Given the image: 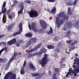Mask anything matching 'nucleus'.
Segmentation results:
<instances>
[{
    "label": "nucleus",
    "instance_id": "nucleus-11",
    "mask_svg": "<svg viewBox=\"0 0 79 79\" xmlns=\"http://www.w3.org/2000/svg\"><path fill=\"white\" fill-rule=\"evenodd\" d=\"M21 52H20L16 53H15L14 54L13 56L10 60L9 61V62L10 63V62H11V61H12V60H13L15 59V57H14V56H15L16 55H21Z\"/></svg>",
    "mask_w": 79,
    "mask_h": 79
},
{
    "label": "nucleus",
    "instance_id": "nucleus-60",
    "mask_svg": "<svg viewBox=\"0 0 79 79\" xmlns=\"http://www.w3.org/2000/svg\"><path fill=\"white\" fill-rule=\"evenodd\" d=\"M71 44H72V45H74V44H75L74 43V42H73L71 43Z\"/></svg>",
    "mask_w": 79,
    "mask_h": 79
},
{
    "label": "nucleus",
    "instance_id": "nucleus-28",
    "mask_svg": "<svg viewBox=\"0 0 79 79\" xmlns=\"http://www.w3.org/2000/svg\"><path fill=\"white\" fill-rule=\"evenodd\" d=\"M11 41L12 42L13 44H15V43H16V39L14 38L13 39L11 40Z\"/></svg>",
    "mask_w": 79,
    "mask_h": 79
},
{
    "label": "nucleus",
    "instance_id": "nucleus-53",
    "mask_svg": "<svg viewBox=\"0 0 79 79\" xmlns=\"http://www.w3.org/2000/svg\"><path fill=\"white\" fill-rule=\"evenodd\" d=\"M72 48V50H73L74 49H75V47H73V48Z\"/></svg>",
    "mask_w": 79,
    "mask_h": 79
},
{
    "label": "nucleus",
    "instance_id": "nucleus-51",
    "mask_svg": "<svg viewBox=\"0 0 79 79\" xmlns=\"http://www.w3.org/2000/svg\"><path fill=\"white\" fill-rule=\"evenodd\" d=\"M16 45L17 47H19V44L18 43H16Z\"/></svg>",
    "mask_w": 79,
    "mask_h": 79
},
{
    "label": "nucleus",
    "instance_id": "nucleus-57",
    "mask_svg": "<svg viewBox=\"0 0 79 79\" xmlns=\"http://www.w3.org/2000/svg\"><path fill=\"white\" fill-rule=\"evenodd\" d=\"M49 74H50V75H52V72H51V71H49Z\"/></svg>",
    "mask_w": 79,
    "mask_h": 79
},
{
    "label": "nucleus",
    "instance_id": "nucleus-18",
    "mask_svg": "<svg viewBox=\"0 0 79 79\" xmlns=\"http://www.w3.org/2000/svg\"><path fill=\"white\" fill-rule=\"evenodd\" d=\"M10 63H8L7 64H6V68L5 69V70L6 71V70H8V68L10 67Z\"/></svg>",
    "mask_w": 79,
    "mask_h": 79
},
{
    "label": "nucleus",
    "instance_id": "nucleus-30",
    "mask_svg": "<svg viewBox=\"0 0 79 79\" xmlns=\"http://www.w3.org/2000/svg\"><path fill=\"white\" fill-rule=\"evenodd\" d=\"M12 44H13V43L12 41H11V40L8 41L7 42V45H11Z\"/></svg>",
    "mask_w": 79,
    "mask_h": 79
},
{
    "label": "nucleus",
    "instance_id": "nucleus-37",
    "mask_svg": "<svg viewBox=\"0 0 79 79\" xmlns=\"http://www.w3.org/2000/svg\"><path fill=\"white\" fill-rule=\"evenodd\" d=\"M55 51H56V52H57L58 53L60 52V50L59 48H57L56 49Z\"/></svg>",
    "mask_w": 79,
    "mask_h": 79
},
{
    "label": "nucleus",
    "instance_id": "nucleus-5",
    "mask_svg": "<svg viewBox=\"0 0 79 79\" xmlns=\"http://www.w3.org/2000/svg\"><path fill=\"white\" fill-rule=\"evenodd\" d=\"M31 18H35L38 16V13L36 10H31V12L29 13Z\"/></svg>",
    "mask_w": 79,
    "mask_h": 79
},
{
    "label": "nucleus",
    "instance_id": "nucleus-22",
    "mask_svg": "<svg viewBox=\"0 0 79 79\" xmlns=\"http://www.w3.org/2000/svg\"><path fill=\"white\" fill-rule=\"evenodd\" d=\"M47 48L49 49H53L54 48V46L52 45H48L47 46Z\"/></svg>",
    "mask_w": 79,
    "mask_h": 79
},
{
    "label": "nucleus",
    "instance_id": "nucleus-62",
    "mask_svg": "<svg viewBox=\"0 0 79 79\" xmlns=\"http://www.w3.org/2000/svg\"><path fill=\"white\" fill-rule=\"evenodd\" d=\"M55 0H52V2H55Z\"/></svg>",
    "mask_w": 79,
    "mask_h": 79
},
{
    "label": "nucleus",
    "instance_id": "nucleus-52",
    "mask_svg": "<svg viewBox=\"0 0 79 79\" xmlns=\"http://www.w3.org/2000/svg\"><path fill=\"white\" fill-rule=\"evenodd\" d=\"M27 3H31V1L29 0L27 1Z\"/></svg>",
    "mask_w": 79,
    "mask_h": 79
},
{
    "label": "nucleus",
    "instance_id": "nucleus-24",
    "mask_svg": "<svg viewBox=\"0 0 79 79\" xmlns=\"http://www.w3.org/2000/svg\"><path fill=\"white\" fill-rule=\"evenodd\" d=\"M50 31L47 33V34H52V33H53V30H52V27H50Z\"/></svg>",
    "mask_w": 79,
    "mask_h": 79
},
{
    "label": "nucleus",
    "instance_id": "nucleus-9",
    "mask_svg": "<svg viewBox=\"0 0 79 79\" xmlns=\"http://www.w3.org/2000/svg\"><path fill=\"white\" fill-rule=\"evenodd\" d=\"M22 24L21 23H20L19 24V30L18 32L15 33L13 35V36H16L18 34H20L23 31V29H22Z\"/></svg>",
    "mask_w": 79,
    "mask_h": 79
},
{
    "label": "nucleus",
    "instance_id": "nucleus-46",
    "mask_svg": "<svg viewBox=\"0 0 79 79\" xmlns=\"http://www.w3.org/2000/svg\"><path fill=\"white\" fill-rule=\"evenodd\" d=\"M67 43H71L72 42V40H67L66 41Z\"/></svg>",
    "mask_w": 79,
    "mask_h": 79
},
{
    "label": "nucleus",
    "instance_id": "nucleus-55",
    "mask_svg": "<svg viewBox=\"0 0 79 79\" xmlns=\"http://www.w3.org/2000/svg\"><path fill=\"white\" fill-rule=\"evenodd\" d=\"M22 42H23V41L22 40H20L19 43L21 44V43H22Z\"/></svg>",
    "mask_w": 79,
    "mask_h": 79
},
{
    "label": "nucleus",
    "instance_id": "nucleus-17",
    "mask_svg": "<svg viewBox=\"0 0 79 79\" xmlns=\"http://www.w3.org/2000/svg\"><path fill=\"white\" fill-rule=\"evenodd\" d=\"M68 10V14H69V15H73V13L72 12V11H71V9L70 7L69 8Z\"/></svg>",
    "mask_w": 79,
    "mask_h": 79
},
{
    "label": "nucleus",
    "instance_id": "nucleus-23",
    "mask_svg": "<svg viewBox=\"0 0 79 79\" xmlns=\"http://www.w3.org/2000/svg\"><path fill=\"white\" fill-rule=\"evenodd\" d=\"M6 1H4L3 3V5H2V6L3 7L2 9V10H3L5 8V6H6Z\"/></svg>",
    "mask_w": 79,
    "mask_h": 79
},
{
    "label": "nucleus",
    "instance_id": "nucleus-42",
    "mask_svg": "<svg viewBox=\"0 0 79 79\" xmlns=\"http://www.w3.org/2000/svg\"><path fill=\"white\" fill-rule=\"evenodd\" d=\"M4 36H5V34H2L0 35V39H1V38H2V37H3Z\"/></svg>",
    "mask_w": 79,
    "mask_h": 79
},
{
    "label": "nucleus",
    "instance_id": "nucleus-8",
    "mask_svg": "<svg viewBox=\"0 0 79 79\" xmlns=\"http://www.w3.org/2000/svg\"><path fill=\"white\" fill-rule=\"evenodd\" d=\"M72 26V24L70 22H67L65 24L64 26L63 27V29L64 31H67L70 27Z\"/></svg>",
    "mask_w": 79,
    "mask_h": 79
},
{
    "label": "nucleus",
    "instance_id": "nucleus-3",
    "mask_svg": "<svg viewBox=\"0 0 79 79\" xmlns=\"http://www.w3.org/2000/svg\"><path fill=\"white\" fill-rule=\"evenodd\" d=\"M48 56L47 54H45L44 55V56L42 60H40L39 61L40 64H41L42 67H44L47 63L48 62V59L47 57Z\"/></svg>",
    "mask_w": 79,
    "mask_h": 79
},
{
    "label": "nucleus",
    "instance_id": "nucleus-45",
    "mask_svg": "<svg viewBox=\"0 0 79 79\" xmlns=\"http://www.w3.org/2000/svg\"><path fill=\"white\" fill-rule=\"evenodd\" d=\"M8 17L9 19H12V17L11 16V15H8Z\"/></svg>",
    "mask_w": 79,
    "mask_h": 79
},
{
    "label": "nucleus",
    "instance_id": "nucleus-32",
    "mask_svg": "<svg viewBox=\"0 0 79 79\" xmlns=\"http://www.w3.org/2000/svg\"><path fill=\"white\" fill-rule=\"evenodd\" d=\"M19 3V2L17 1H16V0H15L14 2V4L11 6V7L14 6V5H16V4H18V3Z\"/></svg>",
    "mask_w": 79,
    "mask_h": 79
},
{
    "label": "nucleus",
    "instance_id": "nucleus-61",
    "mask_svg": "<svg viewBox=\"0 0 79 79\" xmlns=\"http://www.w3.org/2000/svg\"><path fill=\"white\" fill-rule=\"evenodd\" d=\"M73 66H76V65H75V64H76V63L75 62L73 63Z\"/></svg>",
    "mask_w": 79,
    "mask_h": 79
},
{
    "label": "nucleus",
    "instance_id": "nucleus-7",
    "mask_svg": "<svg viewBox=\"0 0 79 79\" xmlns=\"http://www.w3.org/2000/svg\"><path fill=\"white\" fill-rule=\"evenodd\" d=\"M35 23L34 22L31 23V27L29 25L28 26V27L30 30H31V29H32V30H33V31H34L35 32H37V31H38V29L35 27Z\"/></svg>",
    "mask_w": 79,
    "mask_h": 79
},
{
    "label": "nucleus",
    "instance_id": "nucleus-39",
    "mask_svg": "<svg viewBox=\"0 0 79 79\" xmlns=\"http://www.w3.org/2000/svg\"><path fill=\"white\" fill-rule=\"evenodd\" d=\"M42 77V76L40 75L39 77H36L35 78L36 79H40V78Z\"/></svg>",
    "mask_w": 79,
    "mask_h": 79
},
{
    "label": "nucleus",
    "instance_id": "nucleus-35",
    "mask_svg": "<svg viewBox=\"0 0 79 79\" xmlns=\"http://www.w3.org/2000/svg\"><path fill=\"white\" fill-rule=\"evenodd\" d=\"M69 75L70 76H73V74H71V73H69L68 72L67 73V74L66 75V77H68L69 76Z\"/></svg>",
    "mask_w": 79,
    "mask_h": 79
},
{
    "label": "nucleus",
    "instance_id": "nucleus-1",
    "mask_svg": "<svg viewBox=\"0 0 79 79\" xmlns=\"http://www.w3.org/2000/svg\"><path fill=\"white\" fill-rule=\"evenodd\" d=\"M59 17L58 16L56 17V24L57 25L58 28H60V26L63 24L64 23V20H65H65H68L69 19V17L65 16L64 12L60 13L59 15ZM63 19L64 20H63Z\"/></svg>",
    "mask_w": 79,
    "mask_h": 79
},
{
    "label": "nucleus",
    "instance_id": "nucleus-48",
    "mask_svg": "<svg viewBox=\"0 0 79 79\" xmlns=\"http://www.w3.org/2000/svg\"><path fill=\"white\" fill-rule=\"evenodd\" d=\"M26 61H24L23 64V67H25V66H26Z\"/></svg>",
    "mask_w": 79,
    "mask_h": 79
},
{
    "label": "nucleus",
    "instance_id": "nucleus-16",
    "mask_svg": "<svg viewBox=\"0 0 79 79\" xmlns=\"http://www.w3.org/2000/svg\"><path fill=\"white\" fill-rule=\"evenodd\" d=\"M25 35L26 37H29V38L30 37H32V34L31 32H30L26 34Z\"/></svg>",
    "mask_w": 79,
    "mask_h": 79
},
{
    "label": "nucleus",
    "instance_id": "nucleus-26",
    "mask_svg": "<svg viewBox=\"0 0 79 79\" xmlns=\"http://www.w3.org/2000/svg\"><path fill=\"white\" fill-rule=\"evenodd\" d=\"M31 75L32 76L35 77V76H39V73H32Z\"/></svg>",
    "mask_w": 79,
    "mask_h": 79
},
{
    "label": "nucleus",
    "instance_id": "nucleus-19",
    "mask_svg": "<svg viewBox=\"0 0 79 79\" xmlns=\"http://www.w3.org/2000/svg\"><path fill=\"white\" fill-rule=\"evenodd\" d=\"M25 73V71H24V68H23L22 69H21V70L20 71V73L21 74H24Z\"/></svg>",
    "mask_w": 79,
    "mask_h": 79
},
{
    "label": "nucleus",
    "instance_id": "nucleus-59",
    "mask_svg": "<svg viewBox=\"0 0 79 79\" xmlns=\"http://www.w3.org/2000/svg\"><path fill=\"white\" fill-rule=\"evenodd\" d=\"M72 50V48H71L69 49V52H71V50Z\"/></svg>",
    "mask_w": 79,
    "mask_h": 79
},
{
    "label": "nucleus",
    "instance_id": "nucleus-63",
    "mask_svg": "<svg viewBox=\"0 0 79 79\" xmlns=\"http://www.w3.org/2000/svg\"><path fill=\"white\" fill-rule=\"evenodd\" d=\"M74 61L76 62V59H74Z\"/></svg>",
    "mask_w": 79,
    "mask_h": 79
},
{
    "label": "nucleus",
    "instance_id": "nucleus-4",
    "mask_svg": "<svg viewBox=\"0 0 79 79\" xmlns=\"http://www.w3.org/2000/svg\"><path fill=\"white\" fill-rule=\"evenodd\" d=\"M10 77L9 79H16V75L13 73L10 72L7 73L5 76L4 79H8V77Z\"/></svg>",
    "mask_w": 79,
    "mask_h": 79
},
{
    "label": "nucleus",
    "instance_id": "nucleus-14",
    "mask_svg": "<svg viewBox=\"0 0 79 79\" xmlns=\"http://www.w3.org/2000/svg\"><path fill=\"white\" fill-rule=\"evenodd\" d=\"M29 67L31 69H32L33 71H35L36 69L35 67L32 64H30Z\"/></svg>",
    "mask_w": 79,
    "mask_h": 79
},
{
    "label": "nucleus",
    "instance_id": "nucleus-43",
    "mask_svg": "<svg viewBox=\"0 0 79 79\" xmlns=\"http://www.w3.org/2000/svg\"><path fill=\"white\" fill-rule=\"evenodd\" d=\"M55 72H56V73H58V68L55 69Z\"/></svg>",
    "mask_w": 79,
    "mask_h": 79
},
{
    "label": "nucleus",
    "instance_id": "nucleus-33",
    "mask_svg": "<svg viewBox=\"0 0 79 79\" xmlns=\"http://www.w3.org/2000/svg\"><path fill=\"white\" fill-rule=\"evenodd\" d=\"M23 4L24 3L23 2H21L19 5L20 7H21V8H23V9H24V6H23Z\"/></svg>",
    "mask_w": 79,
    "mask_h": 79
},
{
    "label": "nucleus",
    "instance_id": "nucleus-38",
    "mask_svg": "<svg viewBox=\"0 0 79 79\" xmlns=\"http://www.w3.org/2000/svg\"><path fill=\"white\" fill-rule=\"evenodd\" d=\"M38 31L39 33H40V34H42L43 33V31L42 30V29L39 30Z\"/></svg>",
    "mask_w": 79,
    "mask_h": 79
},
{
    "label": "nucleus",
    "instance_id": "nucleus-29",
    "mask_svg": "<svg viewBox=\"0 0 79 79\" xmlns=\"http://www.w3.org/2000/svg\"><path fill=\"white\" fill-rule=\"evenodd\" d=\"M75 28H78L79 27V22H77L75 25Z\"/></svg>",
    "mask_w": 79,
    "mask_h": 79
},
{
    "label": "nucleus",
    "instance_id": "nucleus-56",
    "mask_svg": "<svg viewBox=\"0 0 79 79\" xmlns=\"http://www.w3.org/2000/svg\"><path fill=\"white\" fill-rule=\"evenodd\" d=\"M77 42L76 40H75L74 41V43L75 44H76V43H77Z\"/></svg>",
    "mask_w": 79,
    "mask_h": 79
},
{
    "label": "nucleus",
    "instance_id": "nucleus-15",
    "mask_svg": "<svg viewBox=\"0 0 79 79\" xmlns=\"http://www.w3.org/2000/svg\"><path fill=\"white\" fill-rule=\"evenodd\" d=\"M71 31L70 30H69L67 31L66 35H65V37H66L67 35L69 38L71 37Z\"/></svg>",
    "mask_w": 79,
    "mask_h": 79
},
{
    "label": "nucleus",
    "instance_id": "nucleus-10",
    "mask_svg": "<svg viewBox=\"0 0 79 79\" xmlns=\"http://www.w3.org/2000/svg\"><path fill=\"white\" fill-rule=\"evenodd\" d=\"M40 23L43 29H46V27H47V25L44 21L43 20H40Z\"/></svg>",
    "mask_w": 79,
    "mask_h": 79
},
{
    "label": "nucleus",
    "instance_id": "nucleus-21",
    "mask_svg": "<svg viewBox=\"0 0 79 79\" xmlns=\"http://www.w3.org/2000/svg\"><path fill=\"white\" fill-rule=\"evenodd\" d=\"M6 21V17L5 16L3 15L2 18V22L3 23H5Z\"/></svg>",
    "mask_w": 79,
    "mask_h": 79
},
{
    "label": "nucleus",
    "instance_id": "nucleus-41",
    "mask_svg": "<svg viewBox=\"0 0 79 79\" xmlns=\"http://www.w3.org/2000/svg\"><path fill=\"white\" fill-rule=\"evenodd\" d=\"M6 11V8H5L4 10L2 12V13H5Z\"/></svg>",
    "mask_w": 79,
    "mask_h": 79
},
{
    "label": "nucleus",
    "instance_id": "nucleus-2",
    "mask_svg": "<svg viewBox=\"0 0 79 79\" xmlns=\"http://www.w3.org/2000/svg\"><path fill=\"white\" fill-rule=\"evenodd\" d=\"M77 63L76 65H73V67L74 69L71 71L72 73H74V76H77V73L79 72V58L77 59Z\"/></svg>",
    "mask_w": 79,
    "mask_h": 79
},
{
    "label": "nucleus",
    "instance_id": "nucleus-6",
    "mask_svg": "<svg viewBox=\"0 0 79 79\" xmlns=\"http://www.w3.org/2000/svg\"><path fill=\"white\" fill-rule=\"evenodd\" d=\"M36 40L37 39L35 38L31 39L27 43V45H25L26 46H25L24 48H26L27 47H29V46L31 45V43H35V42H36Z\"/></svg>",
    "mask_w": 79,
    "mask_h": 79
},
{
    "label": "nucleus",
    "instance_id": "nucleus-34",
    "mask_svg": "<svg viewBox=\"0 0 79 79\" xmlns=\"http://www.w3.org/2000/svg\"><path fill=\"white\" fill-rule=\"evenodd\" d=\"M6 48H2V49L1 50L0 52H1V53H2V52H3V51H4V50H6Z\"/></svg>",
    "mask_w": 79,
    "mask_h": 79
},
{
    "label": "nucleus",
    "instance_id": "nucleus-36",
    "mask_svg": "<svg viewBox=\"0 0 79 79\" xmlns=\"http://www.w3.org/2000/svg\"><path fill=\"white\" fill-rule=\"evenodd\" d=\"M71 71H72V68H70V69H69V72H68V73L69 74H72L71 73Z\"/></svg>",
    "mask_w": 79,
    "mask_h": 79
},
{
    "label": "nucleus",
    "instance_id": "nucleus-13",
    "mask_svg": "<svg viewBox=\"0 0 79 79\" xmlns=\"http://www.w3.org/2000/svg\"><path fill=\"white\" fill-rule=\"evenodd\" d=\"M42 53H47V50L45 49V48H43L41 49L40 52V54H42Z\"/></svg>",
    "mask_w": 79,
    "mask_h": 79
},
{
    "label": "nucleus",
    "instance_id": "nucleus-12",
    "mask_svg": "<svg viewBox=\"0 0 79 79\" xmlns=\"http://www.w3.org/2000/svg\"><path fill=\"white\" fill-rule=\"evenodd\" d=\"M41 45H42V44L40 43L39 44L36 46L35 47L34 49H32L30 51V52H32L35 51V50H37L38 48H39L41 46Z\"/></svg>",
    "mask_w": 79,
    "mask_h": 79
},
{
    "label": "nucleus",
    "instance_id": "nucleus-44",
    "mask_svg": "<svg viewBox=\"0 0 79 79\" xmlns=\"http://www.w3.org/2000/svg\"><path fill=\"white\" fill-rule=\"evenodd\" d=\"M4 60H5V59H0V62H4Z\"/></svg>",
    "mask_w": 79,
    "mask_h": 79
},
{
    "label": "nucleus",
    "instance_id": "nucleus-25",
    "mask_svg": "<svg viewBox=\"0 0 79 79\" xmlns=\"http://www.w3.org/2000/svg\"><path fill=\"white\" fill-rule=\"evenodd\" d=\"M23 8H21L20 10L18 11V15L22 14V13H23Z\"/></svg>",
    "mask_w": 79,
    "mask_h": 79
},
{
    "label": "nucleus",
    "instance_id": "nucleus-20",
    "mask_svg": "<svg viewBox=\"0 0 79 79\" xmlns=\"http://www.w3.org/2000/svg\"><path fill=\"white\" fill-rule=\"evenodd\" d=\"M55 11H56V7H54L51 10V13H55Z\"/></svg>",
    "mask_w": 79,
    "mask_h": 79
},
{
    "label": "nucleus",
    "instance_id": "nucleus-27",
    "mask_svg": "<svg viewBox=\"0 0 79 79\" xmlns=\"http://www.w3.org/2000/svg\"><path fill=\"white\" fill-rule=\"evenodd\" d=\"M13 25H10L8 28V31H10V30H11V29L12 27H13Z\"/></svg>",
    "mask_w": 79,
    "mask_h": 79
},
{
    "label": "nucleus",
    "instance_id": "nucleus-54",
    "mask_svg": "<svg viewBox=\"0 0 79 79\" xmlns=\"http://www.w3.org/2000/svg\"><path fill=\"white\" fill-rule=\"evenodd\" d=\"M48 2H52V0H47Z\"/></svg>",
    "mask_w": 79,
    "mask_h": 79
},
{
    "label": "nucleus",
    "instance_id": "nucleus-64",
    "mask_svg": "<svg viewBox=\"0 0 79 79\" xmlns=\"http://www.w3.org/2000/svg\"><path fill=\"white\" fill-rule=\"evenodd\" d=\"M67 54H70V53H69V52H67Z\"/></svg>",
    "mask_w": 79,
    "mask_h": 79
},
{
    "label": "nucleus",
    "instance_id": "nucleus-47",
    "mask_svg": "<svg viewBox=\"0 0 79 79\" xmlns=\"http://www.w3.org/2000/svg\"><path fill=\"white\" fill-rule=\"evenodd\" d=\"M53 40H55V41H58V39L57 38H55L54 39H53Z\"/></svg>",
    "mask_w": 79,
    "mask_h": 79
},
{
    "label": "nucleus",
    "instance_id": "nucleus-50",
    "mask_svg": "<svg viewBox=\"0 0 79 79\" xmlns=\"http://www.w3.org/2000/svg\"><path fill=\"white\" fill-rule=\"evenodd\" d=\"M10 13V10H9L8 11H7V14L8 15L9 14V13Z\"/></svg>",
    "mask_w": 79,
    "mask_h": 79
},
{
    "label": "nucleus",
    "instance_id": "nucleus-49",
    "mask_svg": "<svg viewBox=\"0 0 79 79\" xmlns=\"http://www.w3.org/2000/svg\"><path fill=\"white\" fill-rule=\"evenodd\" d=\"M1 44H3V45H6V43L4 42H2L1 43Z\"/></svg>",
    "mask_w": 79,
    "mask_h": 79
},
{
    "label": "nucleus",
    "instance_id": "nucleus-40",
    "mask_svg": "<svg viewBox=\"0 0 79 79\" xmlns=\"http://www.w3.org/2000/svg\"><path fill=\"white\" fill-rule=\"evenodd\" d=\"M38 54H39V53L37 52H36L34 54H33L32 55L33 56H35L36 55H38Z\"/></svg>",
    "mask_w": 79,
    "mask_h": 79
},
{
    "label": "nucleus",
    "instance_id": "nucleus-31",
    "mask_svg": "<svg viewBox=\"0 0 79 79\" xmlns=\"http://www.w3.org/2000/svg\"><path fill=\"white\" fill-rule=\"evenodd\" d=\"M67 5H73V2L70 1L69 2H67Z\"/></svg>",
    "mask_w": 79,
    "mask_h": 79
},
{
    "label": "nucleus",
    "instance_id": "nucleus-58",
    "mask_svg": "<svg viewBox=\"0 0 79 79\" xmlns=\"http://www.w3.org/2000/svg\"><path fill=\"white\" fill-rule=\"evenodd\" d=\"M75 55L76 56H78V54H75Z\"/></svg>",
    "mask_w": 79,
    "mask_h": 79
}]
</instances>
